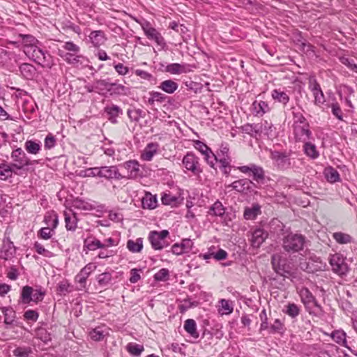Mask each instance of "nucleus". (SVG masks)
Listing matches in <instances>:
<instances>
[{"label":"nucleus","mask_w":357,"mask_h":357,"mask_svg":"<svg viewBox=\"0 0 357 357\" xmlns=\"http://www.w3.org/2000/svg\"><path fill=\"white\" fill-rule=\"evenodd\" d=\"M89 40L94 47L99 48L100 46L105 45L107 38L103 31L97 30L92 31L90 33Z\"/></svg>","instance_id":"22"},{"label":"nucleus","mask_w":357,"mask_h":357,"mask_svg":"<svg viewBox=\"0 0 357 357\" xmlns=\"http://www.w3.org/2000/svg\"><path fill=\"white\" fill-rule=\"evenodd\" d=\"M165 71L172 75H181L190 72L191 69L189 64L174 63L168 64Z\"/></svg>","instance_id":"24"},{"label":"nucleus","mask_w":357,"mask_h":357,"mask_svg":"<svg viewBox=\"0 0 357 357\" xmlns=\"http://www.w3.org/2000/svg\"><path fill=\"white\" fill-rule=\"evenodd\" d=\"M324 174L327 181L331 183L340 181V175L339 172L331 166L327 167L324 169Z\"/></svg>","instance_id":"36"},{"label":"nucleus","mask_w":357,"mask_h":357,"mask_svg":"<svg viewBox=\"0 0 357 357\" xmlns=\"http://www.w3.org/2000/svg\"><path fill=\"white\" fill-rule=\"evenodd\" d=\"M159 144L158 143H149L141 153L140 158L144 161H151L158 153Z\"/></svg>","instance_id":"25"},{"label":"nucleus","mask_w":357,"mask_h":357,"mask_svg":"<svg viewBox=\"0 0 357 357\" xmlns=\"http://www.w3.org/2000/svg\"><path fill=\"white\" fill-rule=\"evenodd\" d=\"M109 82L105 79H98L94 83V87L97 92L100 93L102 91H112Z\"/></svg>","instance_id":"54"},{"label":"nucleus","mask_w":357,"mask_h":357,"mask_svg":"<svg viewBox=\"0 0 357 357\" xmlns=\"http://www.w3.org/2000/svg\"><path fill=\"white\" fill-rule=\"evenodd\" d=\"M24 149L29 153L36 155L41 150V144L40 142L26 140L24 143Z\"/></svg>","instance_id":"46"},{"label":"nucleus","mask_w":357,"mask_h":357,"mask_svg":"<svg viewBox=\"0 0 357 357\" xmlns=\"http://www.w3.org/2000/svg\"><path fill=\"white\" fill-rule=\"evenodd\" d=\"M11 158L15 162L12 166L17 169H21L24 167L31 165L29 158L21 148H17L13 151Z\"/></svg>","instance_id":"16"},{"label":"nucleus","mask_w":357,"mask_h":357,"mask_svg":"<svg viewBox=\"0 0 357 357\" xmlns=\"http://www.w3.org/2000/svg\"><path fill=\"white\" fill-rule=\"evenodd\" d=\"M57 291L60 295H66L73 291V287L67 280H62L58 284Z\"/></svg>","instance_id":"57"},{"label":"nucleus","mask_w":357,"mask_h":357,"mask_svg":"<svg viewBox=\"0 0 357 357\" xmlns=\"http://www.w3.org/2000/svg\"><path fill=\"white\" fill-rule=\"evenodd\" d=\"M33 287L24 286L22 287L20 295V302L23 304H29L32 301Z\"/></svg>","instance_id":"43"},{"label":"nucleus","mask_w":357,"mask_h":357,"mask_svg":"<svg viewBox=\"0 0 357 357\" xmlns=\"http://www.w3.org/2000/svg\"><path fill=\"white\" fill-rule=\"evenodd\" d=\"M271 263L274 271L282 276H286V274L289 273V266L284 258H282L280 255H274L272 257Z\"/></svg>","instance_id":"17"},{"label":"nucleus","mask_w":357,"mask_h":357,"mask_svg":"<svg viewBox=\"0 0 357 357\" xmlns=\"http://www.w3.org/2000/svg\"><path fill=\"white\" fill-rule=\"evenodd\" d=\"M167 96L165 94L152 91L149 92V98H148L147 103L150 105H154L155 102L162 103L166 100Z\"/></svg>","instance_id":"41"},{"label":"nucleus","mask_w":357,"mask_h":357,"mask_svg":"<svg viewBox=\"0 0 357 357\" xmlns=\"http://www.w3.org/2000/svg\"><path fill=\"white\" fill-rule=\"evenodd\" d=\"M21 60V55L14 51L0 47V66L11 72L16 70Z\"/></svg>","instance_id":"4"},{"label":"nucleus","mask_w":357,"mask_h":357,"mask_svg":"<svg viewBox=\"0 0 357 357\" xmlns=\"http://www.w3.org/2000/svg\"><path fill=\"white\" fill-rule=\"evenodd\" d=\"M44 222L47 225V227L54 230L59 224V218L56 212L53 211L48 212L45 215Z\"/></svg>","instance_id":"42"},{"label":"nucleus","mask_w":357,"mask_h":357,"mask_svg":"<svg viewBox=\"0 0 357 357\" xmlns=\"http://www.w3.org/2000/svg\"><path fill=\"white\" fill-rule=\"evenodd\" d=\"M185 331L194 338L199 337V333L197 331V324L194 319H188L184 323Z\"/></svg>","instance_id":"45"},{"label":"nucleus","mask_w":357,"mask_h":357,"mask_svg":"<svg viewBox=\"0 0 357 357\" xmlns=\"http://www.w3.org/2000/svg\"><path fill=\"white\" fill-rule=\"evenodd\" d=\"M16 252V248L13 243L8 237H5L0 250V258L4 260L12 259Z\"/></svg>","instance_id":"18"},{"label":"nucleus","mask_w":357,"mask_h":357,"mask_svg":"<svg viewBox=\"0 0 357 357\" xmlns=\"http://www.w3.org/2000/svg\"><path fill=\"white\" fill-rule=\"evenodd\" d=\"M194 147L198 150L203 155H204V158L206 161L211 166H213V160L217 158L215 155L211 151V149L204 142L196 140L194 142Z\"/></svg>","instance_id":"19"},{"label":"nucleus","mask_w":357,"mask_h":357,"mask_svg":"<svg viewBox=\"0 0 357 357\" xmlns=\"http://www.w3.org/2000/svg\"><path fill=\"white\" fill-rule=\"evenodd\" d=\"M112 280V274L109 272H105L98 275L97 281L100 287L108 285Z\"/></svg>","instance_id":"59"},{"label":"nucleus","mask_w":357,"mask_h":357,"mask_svg":"<svg viewBox=\"0 0 357 357\" xmlns=\"http://www.w3.org/2000/svg\"><path fill=\"white\" fill-rule=\"evenodd\" d=\"M252 111L255 116H262L270 111V107L266 102L255 100L252 104Z\"/></svg>","instance_id":"27"},{"label":"nucleus","mask_w":357,"mask_h":357,"mask_svg":"<svg viewBox=\"0 0 357 357\" xmlns=\"http://www.w3.org/2000/svg\"><path fill=\"white\" fill-rule=\"evenodd\" d=\"M268 227L270 232L276 234L277 236L280 235L284 228L283 223L277 218L273 219L269 222Z\"/></svg>","instance_id":"44"},{"label":"nucleus","mask_w":357,"mask_h":357,"mask_svg":"<svg viewBox=\"0 0 357 357\" xmlns=\"http://www.w3.org/2000/svg\"><path fill=\"white\" fill-rule=\"evenodd\" d=\"M84 246L89 250H96L98 248H104L102 243L96 238H87L84 241Z\"/></svg>","instance_id":"50"},{"label":"nucleus","mask_w":357,"mask_h":357,"mask_svg":"<svg viewBox=\"0 0 357 357\" xmlns=\"http://www.w3.org/2000/svg\"><path fill=\"white\" fill-rule=\"evenodd\" d=\"M135 21L140 24L145 36L149 40H153L157 45L160 46L162 49L166 47V42L162 34L154 27L151 26V23L146 20Z\"/></svg>","instance_id":"5"},{"label":"nucleus","mask_w":357,"mask_h":357,"mask_svg":"<svg viewBox=\"0 0 357 357\" xmlns=\"http://www.w3.org/2000/svg\"><path fill=\"white\" fill-rule=\"evenodd\" d=\"M299 295L306 310L310 314L317 316L323 314L324 311L322 307L319 304L315 297L307 288L302 287L299 290Z\"/></svg>","instance_id":"2"},{"label":"nucleus","mask_w":357,"mask_h":357,"mask_svg":"<svg viewBox=\"0 0 357 357\" xmlns=\"http://www.w3.org/2000/svg\"><path fill=\"white\" fill-rule=\"evenodd\" d=\"M0 310L4 316V324L7 326L13 324L16 318L15 311L11 307H1Z\"/></svg>","instance_id":"37"},{"label":"nucleus","mask_w":357,"mask_h":357,"mask_svg":"<svg viewBox=\"0 0 357 357\" xmlns=\"http://www.w3.org/2000/svg\"><path fill=\"white\" fill-rule=\"evenodd\" d=\"M333 237L340 244H347L352 241L350 235L342 232H335L333 234Z\"/></svg>","instance_id":"52"},{"label":"nucleus","mask_w":357,"mask_h":357,"mask_svg":"<svg viewBox=\"0 0 357 357\" xmlns=\"http://www.w3.org/2000/svg\"><path fill=\"white\" fill-rule=\"evenodd\" d=\"M270 158L280 169L285 170L291 167L290 153L285 151H271Z\"/></svg>","instance_id":"8"},{"label":"nucleus","mask_w":357,"mask_h":357,"mask_svg":"<svg viewBox=\"0 0 357 357\" xmlns=\"http://www.w3.org/2000/svg\"><path fill=\"white\" fill-rule=\"evenodd\" d=\"M33 248L38 254L43 255L45 257L51 258L54 256L53 252L46 249L41 243L38 242H36L34 243Z\"/></svg>","instance_id":"55"},{"label":"nucleus","mask_w":357,"mask_h":357,"mask_svg":"<svg viewBox=\"0 0 357 357\" xmlns=\"http://www.w3.org/2000/svg\"><path fill=\"white\" fill-rule=\"evenodd\" d=\"M282 311L284 313L294 319L298 316L301 309L296 304L289 303L284 306Z\"/></svg>","instance_id":"47"},{"label":"nucleus","mask_w":357,"mask_h":357,"mask_svg":"<svg viewBox=\"0 0 357 357\" xmlns=\"http://www.w3.org/2000/svg\"><path fill=\"white\" fill-rule=\"evenodd\" d=\"M90 337L94 341H100L103 340L104 331L100 327H96L90 332Z\"/></svg>","instance_id":"64"},{"label":"nucleus","mask_w":357,"mask_h":357,"mask_svg":"<svg viewBox=\"0 0 357 357\" xmlns=\"http://www.w3.org/2000/svg\"><path fill=\"white\" fill-rule=\"evenodd\" d=\"M122 166L127 172V175L124 178L137 179L143 176V168L137 160H128L123 162Z\"/></svg>","instance_id":"10"},{"label":"nucleus","mask_w":357,"mask_h":357,"mask_svg":"<svg viewBox=\"0 0 357 357\" xmlns=\"http://www.w3.org/2000/svg\"><path fill=\"white\" fill-rule=\"evenodd\" d=\"M142 207L144 209L152 210L157 207L158 199L156 195H153L150 192H146L142 200Z\"/></svg>","instance_id":"32"},{"label":"nucleus","mask_w":357,"mask_h":357,"mask_svg":"<svg viewBox=\"0 0 357 357\" xmlns=\"http://www.w3.org/2000/svg\"><path fill=\"white\" fill-rule=\"evenodd\" d=\"M218 313L221 315H229L233 312V302L227 299H220L219 301Z\"/></svg>","instance_id":"35"},{"label":"nucleus","mask_w":357,"mask_h":357,"mask_svg":"<svg viewBox=\"0 0 357 357\" xmlns=\"http://www.w3.org/2000/svg\"><path fill=\"white\" fill-rule=\"evenodd\" d=\"M96 266L95 265V264H87L84 268L81 269V271L75 276L76 282H77L82 287H84L86 279L91 275V273L96 270Z\"/></svg>","instance_id":"20"},{"label":"nucleus","mask_w":357,"mask_h":357,"mask_svg":"<svg viewBox=\"0 0 357 357\" xmlns=\"http://www.w3.org/2000/svg\"><path fill=\"white\" fill-rule=\"evenodd\" d=\"M305 244V237L301 234L290 233L284 237L282 248L287 252H297L302 250Z\"/></svg>","instance_id":"3"},{"label":"nucleus","mask_w":357,"mask_h":357,"mask_svg":"<svg viewBox=\"0 0 357 357\" xmlns=\"http://www.w3.org/2000/svg\"><path fill=\"white\" fill-rule=\"evenodd\" d=\"M126 247L132 253L140 252L143 248V238H137L135 241L130 239L127 241Z\"/></svg>","instance_id":"39"},{"label":"nucleus","mask_w":357,"mask_h":357,"mask_svg":"<svg viewBox=\"0 0 357 357\" xmlns=\"http://www.w3.org/2000/svg\"><path fill=\"white\" fill-rule=\"evenodd\" d=\"M58 55L62 58L67 63L75 67L83 66L85 65L87 59L85 56L80 54L79 52H66L63 50H59Z\"/></svg>","instance_id":"12"},{"label":"nucleus","mask_w":357,"mask_h":357,"mask_svg":"<svg viewBox=\"0 0 357 357\" xmlns=\"http://www.w3.org/2000/svg\"><path fill=\"white\" fill-rule=\"evenodd\" d=\"M253 182L248 178H241L234 181L231 184V187L238 192L246 193L250 192Z\"/></svg>","instance_id":"23"},{"label":"nucleus","mask_w":357,"mask_h":357,"mask_svg":"<svg viewBox=\"0 0 357 357\" xmlns=\"http://www.w3.org/2000/svg\"><path fill=\"white\" fill-rule=\"evenodd\" d=\"M242 130L245 133L256 137L264 132V126L262 123H247L242 127Z\"/></svg>","instance_id":"31"},{"label":"nucleus","mask_w":357,"mask_h":357,"mask_svg":"<svg viewBox=\"0 0 357 357\" xmlns=\"http://www.w3.org/2000/svg\"><path fill=\"white\" fill-rule=\"evenodd\" d=\"M284 324L279 319H275L273 324L268 327V333L271 334L282 333L284 331Z\"/></svg>","instance_id":"56"},{"label":"nucleus","mask_w":357,"mask_h":357,"mask_svg":"<svg viewBox=\"0 0 357 357\" xmlns=\"http://www.w3.org/2000/svg\"><path fill=\"white\" fill-rule=\"evenodd\" d=\"M225 208L220 201H216L210 208L208 213L215 216H222Z\"/></svg>","instance_id":"48"},{"label":"nucleus","mask_w":357,"mask_h":357,"mask_svg":"<svg viewBox=\"0 0 357 357\" xmlns=\"http://www.w3.org/2000/svg\"><path fill=\"white\" fill-rule=\"evenodd\" d=\"M104 112L107 116V119L113 124L117 123V118L123 114L121 108L114 104L107 105L104 109Z\"/></svg>","instance_id":"21"},{"label":"nucleus","mask_w":357,"mask_h":357,"mask_svg":"<svg viewBox=\"0 0 357 357\" xmlns=\"http://www.w3.org/2000/svg\"><path fill=\"white\" fill-rule=\"evenodd\" d=\"M329 262L332 267L333 271L338 275L342 276L347 273L349 271L348 265L345 262L342 255L340 254L336 253L331 255L329 259Z\"/></svg>","instance_id":"11"},{"label":"nucleus","mask_w":357,"mask_h":357,"mask_svg":"<svg viewBox=\"0 0 357 357\" xmlns=\"http://www.w3.org/2000/svg\"><path fill=\"white\" fill-rule=\"evenodd\" d=\"M261 213V206L259 204H252L251 206L245 208L243 216L246 220H255Z\"/></svg>","instance_id":"33"},{"label":"nucleus","mask_w":357,"mask_h":357,"mask_svg":"<svg viewBox=\"0 0 357 357\" xmlns=\"http://www.w3.org/2000/svg\"><path fill=\"white\" fill-rule=\"evenodd\" d=\"M292 127L296 141L304 142L313 139L312 132L310 129L309 123Z\"/></svg>","instance_id":"15"},{"label":"nucleus","mask_w":357,"mask_h":357,"mask_svg":"<svg viewBox=\"0 0 357 357\" xmlns=\"http://www.w3.org/2000/svg\"><path fill=\"white\" fill-rule=\"evenodd\" d=\"M36 336L43 342H47L51 340L50 334L43 328H39L36 330Z\"/></svg>","instance_id":"61"},{"label":"nucleus","mask_w":357,"mask_h":357,"mask_svg":"<svg viewBox=\"0 0 357 357\" xmlns=\"http://www.w3.org/2000/svg\"><path fill=\"white\" fill-rule=\"evenodd\" d=\"M19 70L22 77L27 79H33L36 75V68L30 63H24L20 64L19 66Z\"/></svg>","instance_id":"29"},{"label":"nucleus","mask_w":357,"mask_h":357,"mask_svg":"<svg viewBox=\"0 0 357 357\" xmlns=\"http://www.w3.org/2000/svg\"><path fill=\"white\" fill-rule=\"evenodd\" d=\"M268 234L261 229H255L252 235V245L255 248H259L266 240Z\"/></svg>","instance_id":"28"},{"label":"nucleus","mask_w":357,"mask_h":357,"mask_svg":"<svg viewBox=\"0 0 357 357\" xmlns=\"http://www.w3.org/2000/svg\"><path fill=\"white\" fill-rule=\"evenodd\" d=\"M66 228L68 231H75L77 227V215L72 211L64 212Z\"/></svg>","instance_id":"26"},{"label":"nucleus","mask_w":357,"mask_h":357,"mask_svg":"<svg viewBox=\"0 0 357 357\" xmlns=\"http://www.w3.org/2000/svg\"><path fill=\"white\" fill-rule=\"evenodd\" d=\"M32 352L31 347H18L13 350V355L15 357H29Z\"/></svg>","instance_id":"60"},{"label":"nucleus","mask_w":357,"mask_h":357,"mask_svg":"<svg viewBox=\"0 0 357 357\" xmlns=\"http://www.w3.org/2000/svg\"><path fill=\"white\" fill-rule=\"evenodd\" d=\"M24 52L29 59L43 67L51 68L54 65L52 56L41 48L40 43L32 47H27L24 50Z\"/></svg>","instance_id":"1"},{"label":"nucleus","mask_w":357,"mask_h":357,"mask_svg":"<svg viewBox=\"0 0 357 357\" xmlns=\"http://www.w3.org/2000/svg\"><path fill=\"white\" fill-rule=\"evenodd\" d=\"M338 351V347L333 344H325L323 348V353L329 357H335Z\"/></svg>","instance_id":"62"},{"label":"nucleus","mask_w":357,"mask_h":357,"mask_svg":"<svg viewBox=\"0 0 357 357\" xmlns=\"http://www.w3.org/2000/svg\"><path fill=\"white\" fill-rule=\"evenodd\" d=\"M13 169L8 164L0 165V179L6 180L12 176Z\"/></svg>","instance_id":"58"},{"label":"nucleus","mask_w":357,"mask_h":357,"mask_svg":"<svg viewBox=\"0 0 357 357\" xmlns=\"http://www.w3.org/2000/svg\"><path fill=\"white\" fill-rule=\"evenodd\" d=\"M54 234V230L50 227H46L41 228L38 232V236L40 238L47 240L50 239Z\"/></svg>","instance_id":"63"},{"label":"nucleus","mask_w":357,"mask_h":357,"mask_svg":"<svg viewBox=\"0 0 357 357\" xmlns=\"http://www.w3.org/2000/svg\"><path fill=\"white\" fill-rule=\"evenodd\" d=\"M19 36L22 38L23 43V50L27 47H32L36 44H39V41L31 35H22L20 34Z\"/></svg>","instance_id":"49"},{"label":"nucleus","mask_w":357,"mask_h":357,"mask_svg":"<svg viewBox=\"0 0 357 357\" xmlns=\"http://www.w3.org/2000/svg\"><path fill=\"white\" fill-rule=\"evenodd\" d=\"M169 231L166 229L158 231H151L148 239L154 250H162L169 245L167 238L169 236Z\"/></svg>","instance_id":"6"},{"label":"nucleus","mask_w":357,"mask_h":357,"mask_svg":"<svg viewBox=\"0 0 357 357\" xmlns=\"http://www.w3.org/2000/svg\"><path fill=\"white\" fill-rule=\"evenodd\" d=\"M100 178H105L107 181H119L124 178L120 173L116 165L100 167Z\"/></svg>","instance_id":"14"},{"label":"nucleus","mask_w":357,"mask_h":357,"mask_svg":"<svg viewBox=\"0 0 357 357\" xmlns=\"http://www.w3.org/2000/svg\"><path fill=\"white\" fill-rule=\"evenodd\" d=\"M303 151L304 153L312 160H316L319 157V152L317 149L314 144L312 143L310 140L303 142Z\"/></svg>","instance_id":"30"},{"label":"nucleus","mask_w":357,"mask_h":357,"mask_svg":"<svg viewBox=\"0 0 357 357\" xmlns=\"http://www.w3.org/2000/svg\"><path fill=\"white\" fill-rule=\"evenodd\" d=\"M126 349L130 354L139 356L144 350V348L143 345L131 342L127 345Z\"/></svg>","instance_id":"53"},{"label":"nucleus","mask_w":357,"mask_h":357,"mask_svg":"<svg viewBox=\"0 0 357 357\" xmlns=\"http://www.w3.org/2000/svg\"><path fill=\"white\" fill-rule=\"evenodd\" d=\"M331 337L338 344L349 349L347 346V334L343 330H335L332 332Z\"/></svg>","instance_id":"38"},{"label":"nucleus","mask_w":357,"mask_h":357,"mask_svg":"<svg viewBox=\"0 0 357 357\" xmlns=\"http://www.w3.org/2000/svg\"><path fill=\"white\" fill-rule=\"evenodd\" d=\"M309 89L314 97V104L318 107L322 106L326 102V98L320 84L315 79H310Z\"/></svg>","instance_id":"13"},{"label":"nucleus","mask_w":357,"mask_h":357,"mask_svg":"<svg viewBox=\"0 0 357 357\" xmlns=\"http://www.w3.org/2000/svg\"><path fill=\"white\" fill-rule=\"evenodd\" d=\"M73 206L75 208L84 211H91L94 208V206L91 204L78 198L74 199Z\"/></svg>","instance_id":"51"},{"label":"nucleus","mask_w":357,"mask_h":357,"mask_svg":"<svg viewBox=\"0 0 357 357\" xmlns=\"http://www.w3.org/2000/svg\"><path fill=\"white\" fill-rule=\"evenodd\" d=\"M182 162L185 168L195 176L202 172L199 158L192 152H188L184 155Z\"/></svg>","instance_id":"7"},{"label":"nucleus","mask_w":357,"mask_h":357,"mask_svg":"<svg viewBox=\"0 0 357 357\" xmlns=\"http://www.w3.org/2000/svg\"><path fill=\"white\" fill-rule=\"evenodd\" d=\"M241 173L247 175H252L253 181L260 183L265 179V172L264 169L254 163L248 165L239 166L236 167Z\"/></svg>","instance_id":"9"},{"label":"nucleus","mask_w":357,"mask_h":357,"mask_svg":"<svg viewBox=\"0 0 357 357\" xmlns=\"http://www.w3.org/2000/svg\"><path fill=\"white\" fill-rule=\"evenodd\" d=\"M158 87L167 93L172 94L178 89V84L172 79H167L160 82Z\"/></svg>","instance_id":"34"},{"label":"nucleus","mask_w":357,"mask_h":357,"mask_svg":"<svg viewBox=\"0 0 357 357\" xmlns=\"http://www.w3.org/2000/svg\"><path fill=\"white\" fill-rule=\"evenodd\" d=\"M271 96L273 100L283 104L284 105H286L289 101V95L280 89H275L273 90L271 92Z\"/></svg>","instance_id":"40"}]
</instances>
